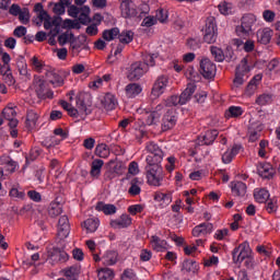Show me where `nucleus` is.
<instances>
[{"instance_id": "nucleus-1", "label": "nucleus", "mask_w": 280, "mask_h": 280, "mask_svg": "<svg viewBox=\"0 0 280 280\" xmlns=\"http://www.w3.org/2000/svg\"><path fill=\"white\" fill-rule=\"evenodd\" d=\"M241 21V25L236 26L235 32L237 36L246 39L248 38L250 32H253V26L255 25V23H257V18L253 13H247L243 15Z\"/></svg>"}, {"instance_id": "nucleus-2", "label": "nucleus", "mask_w": 280, "mask_h": 280, "mask_svg": "<svg viewBox=\"0 0 280 280\" xmlns=\"http://www.w3.org/2000/svg\"><path fill=\"white\" fill-rule=\"evenodd\" d=\"M145 174L147 183L152 187H161L163 185V178H165L163 166L145 167Z\"/></svg>"}, {"instance_id": "nucleus-3", "label": "nucleus", "mask_w": 280, "mask_h": 280, "mask_svg": "<svg viewBox=\"0 0 280 280\" xmlns=\"http://www.w3.org/2000/svg\"><path fill=\"white\" fill-rule=\"evenodd\" d=\"M33 89L39 100L54 98V92L47 89V83L40 77H34Z\"/></svg>"}, {"instance_id": "nucleus-4", "label": "nucleus", "mask_w": 280, "mask_h": 280, "mask_svg": "<svg viewBox=\"0 0 280 280\" xmlns=\"http://www.w3.org/2000/svg\"><path fill=\"white\" fill-rule=\"evenodd\" d=\"M253 250L250 249V245L248 242H244L240 244L232 252V257L234 264H242L245 259H248V257H252Z\"/></svg>"}, {"instance_id": "nucleus-5", "label": "nucleus", "mask_w": 280, "mask_h": 280, "mask_svg": "<svg viewBox=\"0 0 280 280\" xmlns=\"http://www.w3.org/2000/svg\"><path fill=\"white\" fill-rule=\"evenodd\" d=\"M144 73H148V66L141 61H136L130 65L127 78L131 82H135L137 80H141Z\"/></svg>"}, {"instance_id": "nucleus-6", "label": "nucleus", "mask_w": 280, "mask_h": 280, "mask_svg": "<svg viewBox=\"0 0 280 280\" xmlns=\"http://www.w3.org/2000/svg\"><path fill=\"white\" fill-rule=\"evenodd\" d=\"M218 72V67L211 59L205 58L200 61L199 73L205 78V80H213L215 73Z\"/></svg>"}, {"instance_id": "nucleus-7", "label": "nucleus", "mask_w": 280, "mask_h": 280, "mask_svg": "<svg viewBox=\"0 0 280 280\" xmlns=\"http://www.w3.org/2000/svg\"><path fill=\"white\" fill-rule=\"evenodd\" d=\"M77 108L73 106L68 109V115L70 117L78 118V115H89L91 110H89V107H86V103H84V94H79L77 96Z\"/></svg>"}, {"instance_id": "nucleus-8", "label": "nucleus", "mask_w": 280, "mask_h": 280, "mask_svg": "<svg viewBox=\"0 0 280 280\" xmlns=\"http://www.w3.org/2000/svg\"><path fill=\"white\" fill-rule=\"evenodd\" d=\"M167 84H170V77L165 74L160 75L153 84L151 95H153V97H161V95L165 93Z\"/></svg>"}, {"instance_id": "nucleus-9", "label": "nucleus", "mask_w": 280, "mask_h": 280, "mask_svg": "<svg viewBox=\"0 0 280 280\" xmlns=\"http://www.w3.org/2000/svg\"><path fill=\"white\" fill-rule=\"evenodd\" d=\"M161 108H163V106L159 105L154 110H150V109L142 110L141 119H143L147 126H153L159 121L161 117V114L159 113V110H161Z\"/></svg>"}, {"instance_id": "nucleus-10", "label": "nucleus", "mask_w": 280, "mask_h": 280, "mask_svg": "<svg viewBox=\"0 0 280 280\" xmlns=\"http://www.w3.org/2000/svg\"><path fill=\"white\" fill-rule=\"evenodd\" d=\"M120 11L124 19H132L137 16V9L131 0H122L120 3Z\"/></svg>"}, {"instance_id": "nucleus-11", "label": "nucleus", "mask_w": 280, "mask_h": 280, "mask_svg": "<svg viewBox=\"0 0 280 280\" xmlns=\"http://www.w3.org/2000/svg\"><path fill=\"white\" fill-rule=\"evenodd\" d=\"M49 259L54 261V264H65V261L69 260V254H67V252H65V249L59 248V247H54L50 252H49Z\"/></svg>"}, {"instance_id": "nucleus-12", "label": "nucleus", "mask_w": 280, "mask_h": 280, "mask_svg": "<svg viewBox=\"0 0 280 280\" xmlns=\"http://www.w3.org/2000/svg\"><path fill=\"white\" fill-rule=\"evenodd\" d=\"M176 126V113L174 110H168L164 115L162 119V130L167 132V130H172Z\"/></svg>"}, {"instance_id": "nucleus-13", "label": "nucleus", "mask_w": 280, "mask_h": 280, "mask_svg": "<svg viewBox=\"0 0 280 280\" xmlns=\"http://www.w3.org/2000/svg\"><path fill=\"white\" fill-rule=\"evenodd\" d=\"M112 229H128L132 224V218L128 214H121L119 219L110 221Z\"/></svg>"}, {"instance_id": "nucleus-14", "label": "nucleus", "mask_w": 280, "mask_h": 280, "mask_svg": "<svg viewBox=\"0 0 280 280\" xmlns=\"http://www.w3.org/2000/svg\"><path fill=\"white\" fill-rule=\"evenodd\" d=\"M213 231V224L211 223H201L194 228L192 235L194 237H200V235H209Z\"/></svg>"}, {"instance_id": "nucleus-15", "label": "nucleus", "mask_w": 280, "mask_h": 280, "mask_svg": "<svg viewBox=\"0 0 280 280\" xmlns=\"http://www.w3.org/2000/svg\"><path fill=\"white\" fill-rule=\"evenodd\" d=\"M218 135L219 132L215 129L208 130L203 136L198 138V141L201 145H211V143H213L218 138Z\"/></svg>"}, {"instance_id": "nucleus-16", "label": "nucleus", "mask_w": 280, "mask_h": 280, "mask_svg": "<svg viewBox=\"0 0 280 280\" xmlns=\"http://www.w3.org/2000/svg\"><path fill=\"white\" fill-rule=\"evenodd\" d=\"M257 173L261 178H272V174H275V170L270 163H260L257 166Z\"/></svg>"}, {"instance_id": "nucleus-17", "label": "nucleus", "mask_w": 280, "mask_h": 280, "mask_svg": "<svg viewBox=\"0 0 280 280\" xmlns=\"http://www.w3.org/2000/svg\"><path fill=\"white\" fill-rule=\"evenodd\" d=\"M96 211H103L105 215H115L117 213V207L113 203H105L100 201L95 207Z\"/></svg>"}, {"instance_id": "nucleus-18", "label": "nucleus", "mask_w": 280, "mask_h": 280, "mask_svg": "<svg viewBox=\"0 0 280 280\" xmlns=\"http://www.w3.org/2000/svg\"><path fill=\"white\" fill-rule=\"evenodd\" d=\"M150 244L153 250L161 253L162 250H167V241L161 240V237L153 235L151 237Z\"/></svg>"}, {"instance_id": "nucleus-19", "label": "nucleus", "mask_w": 280, "mask_h": 280, "mask_svg": "<svg viewBox=\"0 0 280 280\" xmlns=\"http://www.w3.org/2000/svg\"><path fill=\"white\" fill-rule=\"evenodd\" d=\"M241 150H242V145L234 144L230 151H226L225 153H223L222 162L225 164L231 163V161H233V159H235V156L240 154Z\"/></svg>"}, {"instance_id": "nucleus-20", "label": "nucleus", "mask_w": 280, "mask_h": 280, "mask_svg": "<svg viewBox=\"0 0 280 280\" xmlns=\"http://www.w3.org/2000/svg\"><path fill=\"white\" fill-rule=\"evenodd\" d=\"M81 226L85 233H95L100 229V219H88L81 223Z\"/></svg>"}, {"instance_id": "nucleus-21", "label": "nucleus", "mask_w": 280, "mask_h": 280, "mask_svg": "<svg viewBox=\"0 0 280 280\" xmlns=\"http://www.w3.org/2000/svg\"><path fill=\"white\" fill-rule=\"evenodd\" d=\"M272 39V31L270 28H262L257 32V42L260 45H268Z\"/></svg>"}, {"instance_id": "nucleus-22", "label": "nucleus", "mask_w": 280, "mask_h": 280, "mask_svg": "<svg viewBox=\"0 0 280 280\" xmlns=\"http://www.w3.org/2000/svg\"><path fill=\"white\" fill-rule=\"evenodd\" d=\"M155 202L160 203V207H167L172 205V195L156 191L153 196Z\"/></svg>"}, {"instance_id": "nucleus-23", "label": "nucleus", "mask_w": 280, "mask_h": 280, "mask_svg": "<svg viewBox=\"0 0 280 280\" xmlns=\"http://www.w3.org/2000/svg\"><path fill=\"white\" fill-rule=\"evenodd\" d=\"M102 105L105 110H115V106H117V100H115V95L107 93L102 100Z\"/></svg>"}, {"instance_id": "nucleus-24", "label": "nucleus", "mask_w": 280, "mask_h": 280, "mask_svg": "<svg viewBox=\"0 0 280 280\" xmlns=\"http://www.w3.org/2000/svg\"><path fill=\"white\" fill-rule=\"evenodd\" d=\"M61 213H62V203H60V201H58V200L52 201L48 206L49 218H58V215H60Z\"/></svg>"}, {"instance_id": "nucleus-25", "label": "nucleus", "mask_w": 280, "mask_h": 280, "mask_svg": "<svg viewBox=\"0 0 280 280\" xmlns=\"http://www.w3.org/2000/svg\"><path fill=\"white\" fill-rule=\"evenodd\" d=\"M38 114L34 110H28L27 114H26V128L28 130H34V128H36V124L38 121Z\"/></svg>"}, {"instance_id": "nucleus-26", "label": "nucleus", "mask_w": 280, "mask_h": 280, "mask_svg": "<svg viewBox=\"0 0 280 280\" xmlns=\"http://www.w3.org/2000/svg\"><path fill=\"white\" fill-rule=\"evenodd\" d=\"M261 82V74H256L253 80L249 81L246 88V95L250 97V95H255V91H257V86Z\"/></svg>"}, {"instance_id": "nucleus-27", "label": "nucleus", "mask_w": 280, "mask_h": 280, "mask_svg": "<svg viewBox=\"0 0 280 280\" xmlns=\"http://www.w3.org/2000/svg\"><path fill=\"white\" fill-rule=\"evenodd\" d=\"M196 93V85L188 84L185 91L179 95V100L182 102V105L187 104L189 102L191 95Z\"/></svg>"}, {"instance_id": "nucleus-28", "label": "nucleus", "mask_w": 280, "mask_h": 280, "mask_svg": "<svg viewBox=\"0 0 280 280\" xmlns=\"http://www.w3.org/2000/svg\"><path fill=\"white\" fill-rule=\"evenodd\" d=\"M126 95L127 97H137L143 91L141 89V85L139 83H129L126 89Z\"/></svg>"}, {"instance_id": "nucleus-29", "label": "nucleus", "mask_w": 280, "mask_h": 280, "mask_svg": "<svg viewBox=\"0 0 280 280\" xmlns=\"http://www.w3.org/2000/svg\"><path fill=\"white\" fill-rule=\"evenodd\" d=\"M118 257H119V254L115 250L107 252L103 256V264L105 266H115V264H117Z\"/></svg>"}, {"instance_id": "nucleus-30", "label": "nucleus", "mask_w": 280, "mask_h": 280, "mask_svg": "<svg viewBox=\"0 0 280 280\" xmlns=\"http://www.w3.org/2000/svg\"><path fill=\"white\" fill-rule=\"evenodd\" d=\"M163 162V155H152L149 154L147 156V166L145 167H161V163Z\"/></svg>"}, {"instance_id": "nucleus-31", "label": "nucleus", "mask_w": 280, "mask_h": 280, "mask_svg": "<svg viewBox=\"0 0 280 280\" xmlns=\"http://www.w3.org/2000/svg\"><path fill=\"white\" fill-rule=\"evenodd\" d=\"M203 40L208 45H213L218 40V30H203Z\"/></svg>"}, {"instance_id": "nucleus-32", "label": "nucleus", "mask_w": 280, "mask_h": 280, "mask_svg": "<svg viewBox=\"0 0 280 280\" xmlns=\"http://www.w3.org/2000/svg\"><path fill=\"white\" fill-rule=\"evenodd\" d=\"M246 185L243 182H232V191L235 196H246Z\"/></svg>"}, {"instance_id": "nucleus-33", "label": "nucleus", "mask_w": 280, "mask_h": 280, "mask_svg": "<svg viewBox=\"0 0 280 280\" xmlns=\"http://www.w3.org/2000/svg\"><path fill=\"white\" fill-rule=\"evenodd\" d=\"M95 154L100 156V159H108V156H110V149L106 143H101L96 145Z\"/></svg>"}, {"instance_id": "nucleus-34", "label": "nucleus", "mask_w": 280, "mask_h": 280, "mask_svg": "<svg viewBox=\"0 0 280 280\" xmlns=\"http://www.w3.org/2000/svg\"><path fill=\"white\" fill-rule=\"evenodd\" d=\"M45 77L50 84H62V77L56 70L46 71Z\"/></svg>"}, {"instance_id": "nucleus-35", "label": "nucleus", "mask_w": 280, "mask_h": 280, "mask_svg": "<svg viewBox=\"0 0 280 280\" xmlns=\"http://www.w3.org/2000/svg\"><path fill=\"white\" fill-rule=\"evenodd\" d=\"M254 198L256 202H268L270 200V192L266 189H259L254 192Z\"/></svg>"}, {"instance_id": "nucleus-36", "label": "nucleus", "mask_w": 280, "mask_h": 280, "mask_svg": "<svg viewBox=\"0 0 280 280\" xmlns=\"http://www.w3.org/2000/svg\"><path fill=\"white\" fill-rule=\"evenodd\" d=\"M133 38L135 33H132V31H124L120 34L118 33V40L122 45H128L129 43H132Z\"/></svg>"}, {"instance_id": "nucleus-37", "label": "nucleus", "mask_w": 280, "mask_h": 280, "mask_svg": "<svg viewBox=\"0 0 280 280\" xmlns=\"http://www.w3.org/2000/svg\"><path fill=\"white\" fill-rule=\"evenodd\" d=\"M89 14H91V9L89 7H82L79 16L80 23L82 25H86L91 23V18H89Z\"/></svg>"}, {"instance_id": "nucleus-38", "label": "nucleus", "mask_w": 280, "mask_h": 280, "mask_svg": "<svg viewBox=\"0 0 280 280\" xmlns=\"http://www.w3.org/2000/svg\"><path fill=\"white\" fill-rule=\"evenodd\" d=\"M156 58H159V56L155 54L144 52L142 54V65H145L148 70L150 67H154V65H156V62L154 61L156 60Z\"/></svg>"}, {"instance_id": "nucleus-39", "label": "nucleus", "mask_w": 280, "mask_h": 280, "mask_svg": "<svg viewBox=\"0 0 280 280\" xmlns=\"http://www.w3.org/2000/svg\"><path fill=\"white\" fill-rule=\"evenodd\" d=\"M102 167H104V161L94 160L91 166V176H100V174H102Z\"/></svg>"}, {"instance_id": "nucleus-40", "label": "nucleus", "mask_w": 280, "mask_h": 280, "mask_svg": "<svg viewBox=\"0 0 280 280\" xmlns=\"http://www.w3.org/2000/svg\"><path fill=\"white\" fill-rule=\"evenodd\" d=\"M117 36H119V30L117 27H113L110 30H105L103 32V39L107 40L108 43L110 40H115Z\"/></svg>"}, {"instance_id": "nucleus-41", "label": "nucleus", "mask_w": 280, "mask_h": 280, "mask_svg": "<svg viewBox=\"0 0 280 280\" xmlns=\"http://www.w3.org/2000/svg\"><path fill=\"white\" fill-rule=\"evenodd\" d=\"M183 272H192L196 273L198 271V265H196L195 260H185L182 266Z\"/></svg>"}, {"instance_id": "nucleus-42", "label": "nucleus", "mask_w": 280, "mask_h": 280, "mask_svg": "<svg viewBox=\"0 0 280 280\" xmlns=\"http://www.w3.org/2000/svg\"><path fill=\"white\" fill-rule=\"evenodd\" d=\"M210 51L217 62H224V51L221 48H218L217 46H211Z\"/></svg>"}, {"instance_id": "nucleus-43", "label": "nucleus", "mask_w": 280, "mask_h": 280, "mask_svg": "<svg viewBox=\"0 0 280 280\" xmlns=\"http://www.w3.org/2000/svg\"><path fill=\"white\" fill-rule=\"evenodd\" d=\"M97 277L100 280H113L115 273L109 268H103L98 270Z\"/></svg>"}, {"instance_id": "nucleus-44", "label": "nucleus", "mask_w": 280, "mask_h": 280, "mask_svg": "<svg viewBox=\"0 0 280 280\" xmlns=\"http://www.w3.org/2000/svg\"><path fill=\"white\" fill-rule=\"evenodd\" d=\"M147 150H148V152H150L151 155L164 156L163 150H161V148L154 142H149L147 144Z\"/></svg>"}, {"instance_id": "nucleus-45", "label": "nucleus", "mask_w": 280, "mask_h": 280, "mask_svg": "<svg viewBox=\"0 0 280 280\" xmlns=\"http://www.w3.org/2000/svg\"><path fill=\"white\" fill-rule=\"evenodd\" d=\"M242 107L240 106H231L229 110L225 112V117L230 119V117H240L242 116Z\"/></svg>"}, {"instance_id": "nucleus-46", "label": "nucleus", "mask_w": 280, "mask_h": 280, "mask_svg": "<svg viewBox=\"0 0 280 280\" xmlns=\"http://www.w3.org/2000/svg\"><path fill=\"white\" fill-rule=\"evenodd\" d=\"M219 12H221L224 16L231 14L233 12V4L229 2H221L219 4Z\"/></svg>"}, {"instance_id": "nucleus-47", "label": "nucleus", "mask_w": 280, "mask_h": 280, "mask_svg": "<svg viewBox=\"0 0 280 280\" xmlns=\"http://www.w3.org/2000/svg\"><path fill=\"white\" fill-rule=\"evenodd\" d=\"M270 102H272V95L270 94H261L256 98L258 106H266V104H270Z\"/></svg>"}, {"instance_id": "nucleus-48", "label": "nucleus", "mask_w": 280, "mask_h": 280, "mask_svg": "<svg viewBox=\"0 0 280 280\" xmlns=\"http://www.w3.org/2000/svg\"><path fill=\"white\" fill-rule=\"evenodd\" d=\"M137 183H139V179H137V178H133L131 180V186L128 190L130 196H139V194H141V187H139V185H137Z\"/></svg>"}, {"instance_id": "nucleus-49", "label": "nucleus", "mask_w": 280, "mask_h": 280, "mask_svg": "<svg viewBox=\"0 0 280 280\" xmlns=\"http://www.w3.org/2000/svg\"><path fill=\"white\" fill-rule=\"evenodd\" d=\"M203 30H218V22L215 21V16L210 15L206 19Z\"/></svg>"}, {"instance_id": "nucleus-50", "label": "nucleus", "mask_w": 280, "mask_h": 280, "mask_svg": "<svg viewBox=\"0 0 280 280\" xmlns=\"http://www.w3.org/2000/svg\"><path fill=\"white\" fill-rule=\"evenodd\" d=\"M167 10L158 9L155 13V21H160V23H167Z\"/></svg>"}, {"instance_id": "nucleus-51", "label": "nucleus", "mask_w": 280, "mask_h": 280, "mask_svg": "<svg viewBox=\"0 0 280 280\" xmlns=\"http://www.w3.org/2000/svg\"><path fill=\"white\" fill-rule=\"evenodd\" d=\"M31 62L34 71H37V73H42L45 63H43V61H40L36 56L31 59Z\"/></svg>"}, {"instance_id": "nucleus-52", "label": "nucleus", "mask_w": 280, "mask_h": 280, "mask_svg": "<svg viewBox=\"0 0 280 280\" xmlns=\"http://www.w3.org/2000/svg\"><path fill=\"white\" fill-rule=\"evenodd\" d=\"M250 69L248 68V58H243L241 63L236 67L237 73H248Z\"/></svg>"}, {"instance_id": "nucleus-53", "label": "nucleus", "mask_w": 280, "mask_h": 280, "mask_svg": "<svg viewBox=\"0 0 280 280\" xmlns=\"http://www.w3.org/2000/svg\"><path fill=\"white\" fill-rule=\"evenodd\" d=\"M2 117H4V119L10 120V119H15L16 117V110L12 107H5L2 110Z\"/></svg>"}, {"instance_id": "nucleus-54", "label": "nucleus", "mask_w": 280, "mask_h": 280, "mask_svg": "<svg viewBox=\"0 0 280 280\" xmlns=\"http://www.w3.org/2000/svg\"><path fill=\"white\" fill-rule=\"evenodd\" d=\"M19 20L23 23V25H27L30 23V9L24 8L22 11H20V14L18 15Z\"/></svg>"}, {"instance_id": "nucleus-55", "label": "nucleus", "mask_w": 280, "mask_h": 280, "mask_svg": "<svg viewBox=\"0 0 280 280\" xmlns=\"http://www.w3.org/2000/svg\"><path fill=\"white\" fill-rule=\"evenodd\" d=\"M279 209V206L277 205V199H269L267 201L266 210L268 213H277V210Z\"/></svg>"}, {"instance_id": "nucleus-56", "label": "nucleus", "mask_w": 280, "mask_h": 280, "mask_svg": "<svg viewBox=\"0 0 280 280\" xmlns=\"http://www.w3.org/2000/svg\"><path fill=\"white\" fill-rule=\"evenodd\" d=\"M69 233H71V228H57L58 240H67Z\"/></svg>"}, {"instance_id": "nucleus-57", "label": "nucleus", "mask_w": 280, "mask_h": 280, "mask_svg": "<svg viewBox=\"0 0 280 280\" xmlns=\"http://www.w3.org/2000/svg\"><path fill=\"white\" fill-rule=\"evenodd\" d=\"M16 167H18V164L14 160H10L4 164V170L9 174H14V172H16Z\"/></svg>"}, {"instance_id": "nucleus-58", "label": "nucleus", "mask_w": 280, "mask_h": 280, "mask_svg": "<svg viewBox=\"0 0 280 280\" xmlns=\"http://www.w3.org/2000/svg\"><path fill=\"white\" fill-rule=\"evenodd\" d=\"M65 277H75V275H80V268L78 266H72L63 270Z\"/></svg>"}, {"instance_id": "nucleus-59", "label": "nucleus", "mask_w": 280, "mask_h": 280, "mask_svg": "<svg viewBox=\"0 0 280 280\" xmlns=\"http://www.w3.org/2000/svg\"><path fill=\"white\" fill-rule=\"evenodd\" d=\"M27 34V27L25 26H18L13 31V36H16V38H23Z\"/></svg>"}, {"instance_id": "nucleus-60", "label": "nucleus", "mask_w": 280, "mask_h": 280, "mask_svg": "<svg viewBox=\"0 0 280 280\" xmlns=\"http://www.w3.org/2000/svg\"><path fill=\"white\" fill-rule=\"evenodd\" d=\"M57 228H65V229H71V225L69 224V217L61 215L58 221Z\"/></svg>"}, {"instance_id": "nucleus-61", "label": "nucleus", "mask_w": 280, "mask_h": 280, "mask_svg": "<svg viewBox=\"0 0 280 280\" xmlns=\"http://www.w3.org/2000/svg\"><path fill=\"white\" fill-rule=\"evenodd\" d=\"M156 24V19L154 16H147L142 21V27H152Z\"/></svg>"}, {"instance_id": "nucleus-62", "label": "nucleus", "mask_w": 280, "mask_h": 280, "mask_svg": "<svg viewBox=\"0 0 280 280\" xmlns=\"http://www.w3.org/2000/svg\"><path fill=\"white\" fill-rule=\"evenodd\" d=\"M80 12H82V8H78L75 5H71L68 9L69 16H72L73 19H78Z\"/></svg>"}, {"instance_id": "nucleus-63", "label": "nucleus", "mask_w": 280, "mask_h": 280, "mask_svg": "<svg viewBox=\"0 0 280 280\" xmlns=\"http://www.w3.org/2000/svg\"><path fill=\"white\" fill-rule=\"evenodd\" d=\"M128 211L131 215H137V213H141L143 211V206L141 205H133L128 208Z\"/></svg>"}, {"instance_id": "nucleus-64", "label": "nucleus", "mask_w": 280, "mask_h": 280, "mask_svg": "<svg viewBox=\"0 0 280 280\" xmlns=\"http://www.w3.org/2000/svg\"><path fill=\"white\" fill-rule=\"evenodd\" d=\"M262 16H264L265 21H267V23H272V21H275L276 14L271 10H266V11H264Z\"/></svg>"}]
</instances>
